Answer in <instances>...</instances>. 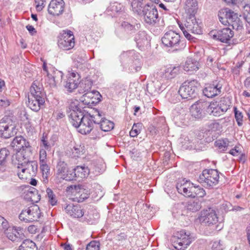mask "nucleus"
Masks as SVG:
<instances>
[{"label": "nucleus", "instance_id": "nucleus-58", "mask_svg": "<svg viewBox=\"0 0 250 250\" xmlns=\"http://www.w3.org/2000/svg\"><path fill=\"white\" fill-rule=\"evenodd\" d=\"M241 153V148L237 146H235L234 148L231 149L229 151V153L234 156H238Z\"/></svg>", "mask_w": 250, "mask_h": 250}, {"label": "nucleus", "instance_id": "nucleus-31", "mask_svg": "<svg viewBox=\"0 0 250 250\" xmlns=\"http://www.w3.org/2000/svg\"><path fill=\"white\" fill-rule=\"evenodd\" d=\"M84 146L81 145H75L70 150H68L67 154L72 158H77L84 153Z\"/></svg>", "mask_w": 250, "mask_h": 250}, {"label": "nucleus", "instance_id": "nucleus-10", "mask_svg": "<svg viewBox=\"0 0 250 250\" xmlns=\"http://www.w3.org/2000/svg\"><path fill=\"white\" fill-rule=\"evenodd\" d=\"M41 212L38 206L34 205L22 210L19 215V219L25 222L37 221L40 218Z\"/></svg>", "mask_w": 250, "mask_h": 250}, {"label": "nucleus", "instance_id": "nucleus-37", "mask_svg": "<svg viewBox=\"0 0 250 250\" xmlns=\"http://www.w3.org/2000/svg\"><path fill=\"white\" fill-rule=\"evenodd\" d=\"M62 78V73L56 70L54 71V75L50 74V78L48 79V83L50 85H56V83L61 81Z\"/></svg>", "mask_w": 250, "mask_h": 250}, {"label": "nucleus", "instance_id": "nucleus-23", "mask_svg": "<svg viewBox=\"0 0 250 250\" xmlns=\"http://www.w3.org/2000/svg\"><path fill=\"white\" fill-rule=\"evenodd\" d=\"M82 111H71L69 115V121L73 126L78 128L84 117Z\"/></svg>", "mask_w": 250, "mask_h": 250}, {"label": "nucleus", "instance_id": "nucleus-51", "mask_svg": "<svg viewBox=\"0 0 250 250\" xmlns=\"http://www.w3.org/2000/svg\"><path fill=\"white\" fill-rule=\"evenodd\" d=\"M46 192L49 198V202L52 206L55 205L57 203V200L52 190L50 188H47Z\"/></svg>", "mask_w": 250, "mask_h": 250}, {"label": "nucleus", "instance_id": "nucleus-13", "mask_svg": "<svg viewBox=\"0 0 250 250\" xmlns=\"http://www.w3.org/2000/svg\"><path fill=\"white\" fill-rule=\"evenodd\" d=\"M1 230L4 231L5 235L9 240L13 242H17L24 237L23 230L21 228L10 226L8 222L7 226Z\"/></svg>", "mask_w": 250, "mask_h": 250}, {"label": "nucleus", "instance_id": "nucleus-59", "mask_svg": "<svg viewBox=\"0 0 250 250\" xmlns=\"http://www.w3.org/2000/svg\"><path fill=\"white\" fill-rule=\"evenodd\" d=\"M209 36L212 39L218 41L219 40V31L217 30H212L209 33Z\"/></svg>", "mask_w": 250, "mask_h": 250}, {"label": "nucleus", "instance_id": "nucleus-60", "mask_svg": "<svg viewBox=\"0 0 250 250\" xmlns=\"http://www.w3.org/2000/svg\"><path fill=\"white\" fill-rule=\"evenodd\" d=\"M146 89L147 91L151 94L157 92V89L154 87V83L153 82L147 84Z\"/></svg>", "mask_w": 250, "mask_h": 250}, {"label": "nucleus", "instance_id": "nucleus-39", "mask_svg": "<svg viewBox=\"0 0 250 250\" xmlns=\"http://www.w3.org/2000/svg\"><path fill=\"white\" fill-rule=\"evenodd\" d=\"M67 103L70 113L73 111H82L80 106V102L78 100L75 99H69Z\"/></svg>", "mask_w": 250, "mask_h": 250}, {"label": "nucleus", "instance_id": "nucleus-5", "mask_svg": "<svg viewBox=\"0 0 250 250\" xmlns=\"http://www.w3.org/2000/svg\"><path fill=\"white\" fill-rule=\"evenodd\" d=\"M16 125L12 119L5 116L0 120V136L7 139L17 133Z\"/></svg>", "mask_w": 250, "mask_h": 250}, {"label": "nucleus", "instance_id": "nucleus-8", "mask_svg": "<svg viewBox=\"0 0 250 250\" xmlns=\"http://www.w3.org/2000/svg\"><path fill=\"white\" fill-rule=\"evenodd\" d=\"M58 38V45L62 50H69L75 46V37L73 32L70 30L62 31Z\"/></svg>", "mask_w": 250, "mask_h": 250}, {"label": "nucleus", "instance_id": "nucleus-2", "mask_svg": "<svg viewBox=\"0 0 250 250\" xmlns=\"http://www.w3.org/2000/svg\"><path fill=\"white\" fill-rule=\"evenodd\" d=\"M228 20L231 23V26L234 29L241 31L243 29V22L237 13L229 8L222 9L220 11V22L226 26L229 23Z\"/></svg>", "mask_w": 250, "mask_h": 250}, {"label": "nucleus", "instance_id": "nucleus-14", "mask_svg": "<svg viewBox=\"0 0 250 250\" xmlns=\"http://www.w3.org/2000/svg\"><path fill=\"white\" fill-rule=\"evenodd\" d=\"M56 175L66 181L73 180L74 177L71 174V170L68 169L67 164L63 161L60 160L56 167Z\"/></svg>", "mask_w": 250, "mask_h": 250}, {"label": "nucleus", "instance_id": "nucleus-49", "mask_svg": "<svg viewBox=\"0 0 250 250\" xmlns=\"http://www.w3.org/2000/svg\"><path fill=\"white\" fill-rule=\"evenodd\" d=\"M51 146L50 145L48 142L47 140L46 139V137L44 136H42L41 140V143L40 145V149H43V150H49L50 149Z\"/></svg>", "mask_w": 250, "mask_h": 250}, {"label": "nucleus", "instance_id": "nucleus-21", "mask_svg": "<svg viewBox=\"0 0 250 250\" xmlns=\"http://www.w3.org/2000/svg\"><path fill=\"white\" fill-rule=\"evenodd\" d=\"M17 168L21 169L22 173L27 171L29 176L35 175L38 170V164L35 161H29V160L22 167L18 166Z\"/></svg>", "mask_w": 250, "mask_h": 250}, {"label": "nucleus", "instance_id": "nucleus-38", "mask_svg": "<svg viewBox=\"0 0 250 250\" xmlns=\"http://www.w3.org/2000/svg\"><path fill=\"white\" fill-rule=\"evenodd\" d=\"M19 250H38V248L34 242L27 239L24 240L20 246Z\"/></svg>", "mask_w": 250, "mask_h": 250}, {"label": "nucleus", "instance_id": "nucleus-25", "mask_svg": "<svg viewBox=\"0 0 250 250\" xmlns=\"http://www.w3.org/2000/svg\"><path fill=\"white\" fill-rule=\"evenodd\" d=\"M223 27H222L220 25V41L226 42L233 36L234 33L229 26H224L223 24Z\"/></svg>", "mask_w": 250, "mask_h": 250}, {"label": "nucleus", "instance_id": "nucleus-45", "mask_svg": "<svg viewBox=\"0 0 250 250\" xmlns=\"http://www.w3.org/2000/svg\"><path fill=\"white\" fill-rule=\"evenodd\" d=\"M242 11L244 19L250 25V4L243 6Z\"/></svg>", "mask_w": 250, "mask_h": 250}, {"label": "nucleus", "instance_id": "nucleus-46", "mask_svg": "<svg viewBox=\"0 0 250 250\" xmlns=\"http://www.w3.org/2000/svg\"><path fill=\"white\" fill-rule=\"evenodd\" d=\"M234 111L237 123L239 126H241L243 123V115L242 113L238 110L236 107L234 108Z\"/></svg>", "mask_w": 250, "mask_h": 250}, {"label": "nucleus", "instance_id": "nucleus-44", "mask_svg": "<svg viewBox=\"0 0 250 250\" xmlns=\"http://www.w3.org/2000/svg\"><path fill=\"white\" fill-rule=\"evenodd\" d=\"M122 27L127 32L132 33L136 30L135 25L129 23L127 21H124L122 23ZM137 28H139L140 25L136 24Z\"/></svg>", "mask_w": 250, "mask_h": 250}, {"label": "nucleus", "instance_id": "nucleus-56", "mask_svg": "<svg viewBox=\"0 0 250 250\" xmlns=\"http://www.w3.org/2000/svg\"><path fill=\"white\" fill-rule=\"evenodd\" d=\"M36 9L38 11H42L45 6V0H35Z\"/></svg>", "mask_w": 250, "mask_h": 250}, {"label": "nucleus", "instance_id": "nucleus-26", "mask_svg": "<svg viewBox=\"0 0 250 250\" xmlns=\"http://www.w3.org/2000/svg\"><path fill=\"white\" fill-rule=\"evenodd\" d=\"M26 152L23 150L17 151L16 153L13 156V161L17 167H22L29 160L28 156L24 154Z\"/></svg>", "mask_w": 250, "mask_h": 250}, {"label": "nucleus", "instance_id": "nucleus-43", "mask_svg": "<svg viewBox=\"0 0 250 250\" xmlns=\"http://www.w3.org/2000/svg\"><path fill=\"white\" fill-rule=\"evenodd\" d=\"M192 198H195L196 196L198 197H203L206 195V192L205 190L199 187H193L192 194Z\"/></svg>", "mask_w": 250, "mask_h": 250}, {"label": "nucleus", "instance_id": "nucleus-29", "mask_svg": "<svg viewBox=\"0 0 250 250\" xmlns=\"http://www.w3.org/2000/svg\"><path fill=\"white\" fill-rule=\"evenodd\" d=\"M78 83V79L76 78V74L72 73L68 77L65 87L68 91L72 92L77 87Z\"/></svg>", "mask_w": 250, "mask_h": 250}, {"label": "nucleus", "instance_id": "nucleus-18", "mask_svg": "<svg viewBox=\"0 0 250 250\" xmlns=\"http://www.w3.org/2000/svg\"><path fill=\"white\" fill-rule=\"evenodd\" d=\"M206 106V103L203 102H198L193 104L190 109L191 116L198 120L202 119L205 115L203 109Z\"/></svg>", "mask_w": 250, "mask_h": 250}, {"label": "nucleus", "instance_id": "nucleus-6", "mask_svg": "<svg viewBox=\"0 0 250 250\" xmlns=\"http://www.w3.org/2000/svg\"><path fill=\"white\" fill-rule=\"evenodd\" d=\"M173 239L174 248L178 250H184L194 240V238L189 232L181 230L175 233Z\"/></svg>", "mask_w": 250, "mask_h": 250}, {"label": "nucleus", "instance_id": "nucleus-55", "mask_svg": "<svg viewBox=\"0 0 250 250\" xmlns=\"http://www.w3.org/2000/svg\"><path fill=\"white\" fill-rule=\"evenodd\" d=\"M27 198L29 199L32 202H37L35 200V197L37 195L35 193V188H33L32 190H27L25 192Z\"/></svg>", "mask_w": 250, "mask_h": 250}, {"label": "nucleus", "instance_id": "nucleus-27", "mask_svg": "<svg viewBox=\"0 0 250 250\" xmlns=\"http://www.w3.org/2000/svg\"><path fill=\"white\" fill-rule=\"evenodd\" d=\"M83 97L84 101H86L88 99H90L89 101H86L87 104H93L99 103L101 101V95L98 91H91L85 93Z\"/></svg>", "mask_w": 250, "mask_h": 250}, {"label": "nucleus", "instance_id": "nucleus-16", "mask_svg": "<svg viewBox=\"0 0 250 250\" xmlns=\"http://www.w3.org/2000/svg\"><path fill=\"white\" fill-rule=\"evenodd\" d=\"M12 146L16 151H25L31 152V146L29 143L21 136L16 137L11 143Z\"/></svg>", "mask_w": 250, "mask_h": 250}, {"label": "nucleus", "instance_id": "nucleus-53", "mask_svg": "<svg viewBox=\"0 0 250 250\" xmlns=\"http://www.w3.org/2000/svg\"><path fill=\"white\" fill-rule=\"evenodd\" d=\"M9 155V151L4 148L0 150V165L5 162L6 157Z\"/></svg>", "mask_w": 250, "mask_h": 250}, {"label": "nucleus", "instance_id": "nucleus-33", "mask_svg": "<svg viewBox=\"0 0 250 250\" xmlns=\"http://www.w3.org/2000/svg\"><path fill=\"white\" fill-rule=\"evenodd\" d=\"M134 40L139 47H142L148 43L146 32L139 31L135 36Z\"/></svg>", "mask_w": 250, "mask_h": 250}, {"label": "nucleus", "instance_id": "nucleus-64", "mask_svg": "<svg viewBox=\"0 0 250 250\" xmlns=\"http://www.w3.org/2000/svg\"><path fill=\"white\" fill-rule=\"evenodd\" d=\"M54 116L57 119H60L64 117V113L61 111H57L54 113Z\"/></svg>", "mask_w": 250, "mask_h": 250}, {"label": "nucleus", "instance_id": "nucleus-24", "mask_svg": "<svg viewBox=\"0 0 250 250\" xmlns=\"http://www.w3.org/2000/svg\"><path fill=\"white\" fill-rule=\"evenodd\" d=\"M29 107L33 111H38L45 102L44 98L28 96Z\"/></svg>", "mask_w": 250, "mask_h": 250}, {"label": "nucleus", "instance_id": "nucleus-32", "mask_svg": "<svg viewBox=\"0 0 250 250\" xmlns=\"http://www.w3.org/2000/svg\"><path fill=\"white\" fill-rule=\"evenodd\" d=\"M99 120L98 123L100 125V127L102 130L106 132L112 130L114 127V123L106 119L102 118V115L101 114V118L100 119L98 118Z\"/></svg>", "mask_w": 250, "mask_h": 250}, {"label": "nucleus", "instance_id": "nucleus-36", "mask_svg": "<svg viewBox=\"0 0 250 250\" xmlns=\"http://www.w3.org/2000/svg\"><path fill=\"white\" fill-rule=\"evenodd\" d=\"M207 112L210 115L218 116L219 114V101L214 100L210 102L207 108Z\"/></svg>", "mask_w": 250, "mask_h": 250}, {"label": "nucleus", "instance_id": "nucleus-52", "mask_svg": "<svg viewBox=\"0 0 250 250\" xmlns=\"http://www.w3.org/2000/svg\"><path fill=\"white\" fill-rule=\"evenodd\" d=\"M47 153L46 150H43V149H40L39 150V164L47 163Z\"/></svg>", "mask_w": 250, "mask_h": 250}, {"label": "nucleus", "instance_id": "nucleus-40", "mask_svg": "<svg viewBox=\"0 0 250 250\" xmlns=\"http://www.w3.org/2000/svg\"><path fill=\"white\" fill-rule=\"evenodd\" d=\"M187 208L188 210L196 211L201 208V203L197 199L191 200L188 202Z\"/></svg>", "mask_w": 250, "mask_h": 250}, {"label": "nucleus", "instance_id": "nucleus-50", "mask_svg": "<svg viewBox=\"0 0 250 250\" xmlns=\"http://www.w3.org/2000/svg\"><path fill=\"white\" fill-rule=\"evenodd\" d=\"M10 104V102L4 95L0 94V107L5 108Z\"/></svg>", "mask_w": 250, "mask_h": 250}, {"label": "nucleus", "instance_id": "nucleus-47", "mask_svg": "<svg viewBox=\"0 0 250 250\" xmlns=\"http://www.w3.org/2000/svg\"><path fill=\"white\" fill-rule=\"evenodd\" d=\"M122 8L123 5L121 3L118 2H114L110 3L108 9L113 12H118L122 10Z\"/></svg>", "mask_w": 250, "mask_h": 250}, {"label": "nucleus", "instance_id": "nucleus-57", "mask_svg": "<svg viewBox=\"0 0 250 250\" xmlns=\"http://www.w3.org/2000/svg\"><path fill=\"white\" fill-rule=\"evenodd\" d=\"M17 172V174L19 178L22 180H26L31 177L29 176V174L27 173V171H25L24 173H22L21 169H18Z\"/></svg>", "mask_w": 250, "mask_h": 250}, {"label": "nucleus", "instance_id": "nucleus-63", "mask_svg": "<svg viewBox=\"0 0 250 250\" xmlns=\"http://www.w3.org/2000/svg\"><path fill=\"white\" fill-rule=\"evenodd\" d=\"M232 2L231 4H238V6L241 7L243 8V6L247 4L245 0H232Z\"/></svg>", "mask_w": 250, "mask_h": 250}, {"label": "nucleus", "instance_id": "nucleus-11", "mask_svg": "<svg viewBox=\"0 0 250 250\" xmlns=\"http://www.w3.org/2000/svg\"><path fill=\"white\" fill-rule=\"evenodd\" d=\"M198 219L201 224L209 226L216 224L218 221V217L216 211L211 208L203 210Z\"/></svg>", "mask_w": 250, "mask_h": 250}, {"label": "nucleus", "instance_id": "nucleus-61", "mask_svg": "<svg viewBox=\"0 0 250 250\" xmlns=\"http://www.w3.org/2000/svg\"><path fill=\"white\" fill-rule=\"evenodd\" d=\"M142 126V124L141 123L134 124L131 130L139 134L140 133Z\"/></svg>", "mask_w": 250, "mask_h": 250}, {"label": "nucleus", "instance_id": "nucleus-30", "mask_svg": "<svg viewBox=\"0 0 250 250\" xmlns=\"http://www.w3.org/2000/svg\"><path fill=\"white\" fill-rule=\"evenodd\" d=\"M217 84H207L203 90L204 95L208 98H212L217 95Z\"/></svg>", "mask_w": 250, "mask_h": 250}, {"label": "nucleus", "instance_id": "nucleus-20", "mask_svg": "<svg viewBox=\"0 0 250 250\" xmlns=\"http://www.w3.org/2000/svg\"><path fill=\"white\" fill-rule=\"evenodd\" d=\"M28 96L44 98L45 92L41 83L37 81H34L30 88Z\"/></svg>", "mask_w": 250, "mask_h": 250}, {"label": "nucleus", "instance_id": "nucleus-9", "mask_svg": "<svg viewBox=\"0 0 250 250\" xmlns=\"http://www.w3.org/2000/svg\"><path fill=\"white\" fill-rule=\"evenodd\" d=\"M140 15L143 16L145 22L149 25H154L159 21L157 9L153 4L145 5Z\"/></svg>", "mask_w": 250, "mask_h": 250}, {"label": "nucleus", "instance_id": "nucleus-41", "mask_svg": "<svg viewBox=\"0 0 250 250\" xmlns=\"http://www.w3.org/2000/svg\"><path fill=\"white\" fill-rule=\"evenodd\" d=\"M76 198L78 202H82L89 197V193L87 190L83 188H79V190L75 194Z\"/></svg>", "mask_w": 250, "mask_h": 250}, {"label": "nucleus", "instance_id": "nucleus-28", "mask_svg": "<svg viewBox=\"0 0 250 250\" xmlns=\"http://www.w3.org/2000/svg\"><path fill=\"white\" fill-rule=\"evenodd\" d=\"M182 67L183 69L186 72H193L199 69V63L194 59L188 58Z\"/></svg>", "mask_w": 250, "mask_h": 250}, {"label": "nucleus", "instance_id": "nucleus-22", "mask_svg": "<svg viewBox=\"0 0 250 250\" xmlns=\"http://www.w3.org/2000/svg\"><path fill=\"white\" fill-rule=\"evenodd\" d=\"M89 174V169L85 166H77L76 168L71 170V174L74 177L73 180L76 178L83 179L86 178Z\"/></svg>", "mask_w": 250, "mask_h": 250}, {"label": "nucleus", "instance_id": "nucleus-4", "mask_svg": "<svg viewBox=\"0 0 250 250\" xmlns=\"http://www.w3.org/2000/svg\"><path fill=\"white\" fill-rule=\"evenodd\" d=\"M219 173L217 169H205L200 175L198 181L206 188H211L218 184Z\"/></svg>", "mask_w": 250, "mask_h": 250}, {"label": "nucleus", "instance_id": "nucleus-3", "mask_svg": "<svg viewBox=\"0 0 250 250\" xmlns=\"http://www.w3.org/2000/svg\"><path fill=\"white\" fill-rule=\"evenodd\" d=\"M101 118V113L98 110H95L93 114L90 113L84 115L82 122L78 126V131L82 134L89 133L93 129L94 124L98 123Z\"/></svg>", "mask_w": 250, "mask_h": 250}, {"label": "nucleus", "instance_id": "nucleus-42", "mask_svg": "<svg viewBox=\"0 0 250 250\" xmlns=\"http://www.w3.org/2000/svg\"><path fill=\"white\" fill-rule=\"evenodd\" d=\"M143 1V0H132V7L133 10L139 15L142 13L144 7Z\"/></svg>", "mask_w": 250, "mask_h": 250}, {"label": "nucleus", "instance_id": "nucleus-15", "mask_svg": "<svg viewBox=\"0 0 250 250\" xmlns=\"http://www.w3.org/2000/svg\"><path fill=\"white\" fill-rule=\"evenodd\" d=\"M193 184L185 179H180L176 185L178 192L185 196L192 197Z\"/></svg>", "mask_w": 250, "mask_h": 250}, {"label": "nucleus", "instance_id": "nucleus-35", "mask_svg": "<svg viewBox=\"0 0 250 250\" xmlns=\"http://www.w3.org/2000/svg\"><path fill=\"white\" fill-rule=\"evenodd\" d=\"M39 165L40 168L42 173V181L44 183H47L48 181V177L50 173V167L47 163Z\"/></svg>", "mask_w": 250, "mask_h": 250}, {"label": "nucleus", "instance_id": "nucleus-17", "mask_svg": "<svg viewBox=\"0 0 250 250\" xmlns=\"http://www.w3.org/2000/svg\"><path fill=\"white\" fill-rule=\"evenodd\" d=\"M64 8V2L63 0H52L48 7L49 14L54 16L61 15Z\"/></svg>", "mask_w": 250, "mask_h": 250}, {"label": "nucleus", "instance_id": "nucleus-34", "mask_svg": "<svg viewBox=\"0 0 250 250\" xmlns=\"http://www.w3.org/2000/svg\"><path fill=\"white\" fill-rule=\"evenodd\" d=\"M179 66H173L170 65L165 69V76L167 79H172L178 75L180 71Z\"/></svg>", "mask_w": 250, "mask_h": 250}, {"label": "nucleus", "instance_id": "nucleus-7", "mask_svg": "<svg viewBox=\"0 0 250 250\" xmlns=\"http://www.w3.org/2000/svg\"><path fill=\"white\" fill-rule=\"evenodd\" d=\"M199 85V83L197 80L187 81L180 86L179 94L183 99H192L196 97Z\"/></svg>", "mask_w": 250, "mask_h": 250}, {"label": "nucleus", "instance_id": "nucleus-54", "mask_svg": "<svg viewBox=\"0 0 250 250\" xmlns=\"http://www.w3.org/2000/svg\"><path fill=\"white\" fill-rule=\"evenodd\" d=\"M99 242L96 241H92L87 245L86 250H99Z\"/></svg>", "mask_w": 250, "mask_h": 250}, {"label": "nucleus", "instance_id": "nucleus-62", "mask_svg": "<svg viewBox=\"0 0 250 250\" xmlns=\"http://www.w3.org/2000/svg\"><path fill=\"white\" fill-rule=\"evenodd\" d=\"M7 225V221L3 217L0 215V230L5 228Z\"/></svg>", "mask_w": 250, "mask_h": 250}, {"label": "nucleus", "instance_id": "nucleus-1", "mask_svg": "<svg viewBox=\"0 0 250 250\" xmlns=\"http://www.w3.org/2000/svg\"><path fill=\"white\" fill-rule=\"evenodd\" d=\"M184 8L187 14L186 20L183 22L178 21L177 23L185 37L190 42H195L196 39L188 32L196 34H200L202 32L201 22L195 18L198 9L197 0H186Z\"/></svg>", "mask_w": 250, "mask_h": 250}, {"label": "nucleus", "instance_id": "nucleus-12", "mask_svg": "<svg viewBox=\"0 0 250 250\" xmlns=\"http://www.w3.org/2000/svg\"><path fill=\"white\" fill-rule=\"evenodd\" d=\"M163 44L167 47H177L180 44V36L174 31L167 32L162 38Z\"/></svg>", "mask_w": 250, "mask_h": 250}, {"label": "nucleus", "instance_id": "nucleus-48", "mask_svg": "<svg viewBox=\"0 0 250 250\" xmlns=\"http://www.w3.org/2000/svg\"><path fill=\"white\" fill-rule=\"evenodd\" d=\"M230 142L227 138L220 139V152L225 151L230 146Z\"/></svg>", "mask_w": 250, "mask_h": 250}, {"label": "nucleus", "instance_id": "nucleus-19", "mask_svg": "<svg viewBox=\"0 0 250 250\" xmlns=\"http://www.w3.org/2000/svg\"><path fill=\"white\" fill-rule=\"evenodd\" d=\"M65 210L69 215L75 218H81L84 214L83 208L79 204H69L65 208Z\"/></svg>", "mask_w": 250, "mask_h": 250}]
</instances>
